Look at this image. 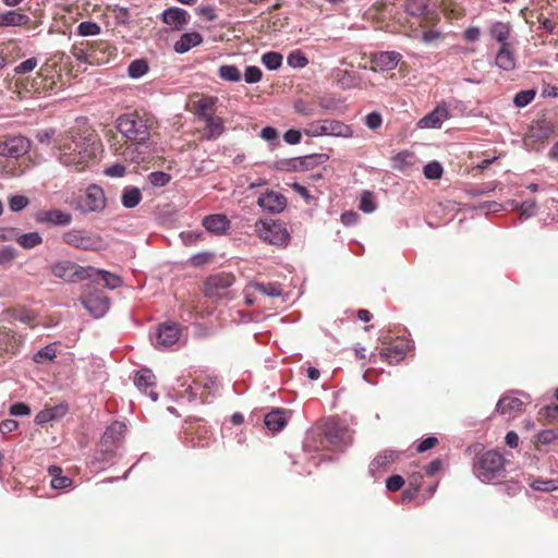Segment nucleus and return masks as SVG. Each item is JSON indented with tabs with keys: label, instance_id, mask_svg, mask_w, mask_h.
Returning a JSON list of instances; mask_svg holds the SVG:
<instances>
[{
	"label": "nucleus",
	"instance_id": "f03ea898",
	"mask_svg": "<svg viewBox=\"0 0 558 558\" xmlns=\"http://www.w3.org/2000/svg\"><path fill=\"white\" fill-rule=\"evenodd\" d=\"M72 56L89 64H104L117 56V48L107 40H82L71 48Z\"/></svg>",
	"mask_w": 558,
	"mask_h": 558
},
{
	"label": "nucleus",
	"instance_id": "6e6552de",
	"mask_svg": "<svg viewBox=\"0 0 558 558\" xmlns=\"http://www.w3.org/2000/svg\"><path fill=\"white\" fill-rule=\"evenodd\" d=\"M258 236L269 244L283 246L290 240L284 222L272 219H260L255 225Z\"/></svg>",
	"mask_w": 558,
	"mask_h": 558
},
{
	"label": "nucleus",
	"instance_id": "9b49d317",
	"mask_svg": "<svg viewBox=\"0 0 558 558\" xmlns=\"http://www.w3.org/2000/svg\"><path fill=\"white\" fill-rule=\"evenodd\" d=\"M63 243L83 251H99L104 240L99 234L86 230L72 229L62 234Z\"/></svg>",
	"mask_w": 558,
	"mask_h": 558
},
{
	"label": "nucleus",
	"instance_id": "412c9836",
	"mask_svg": "<svg viewBox=\"0 0 558 558\" xmlns=\"http://www.w3.org/2000/svg\"><path fill=\"white\" fill-rule=\"evenodd\" d=\"M257 204L269 213H281L287 206V198L278 192H267L258 197Z\"/></svg>",
	"mask_w": 558,
	"mask_h": 558
},
{
	"label": "nucleus",
	"instance_id": "5fc2aeb1",
	"mask_svg": "<svg viewBox=\"0 0 558 558\" xmlns=\"http://www.w3.org/2000/svg\"><path fill=\"white\" fill-rule=\"evenodd\" d=\"M294 110L302 116L311 117L317 114L316 105L314 102H305L298 100L294 104Z\"/></svg>",
	"mask_w": 558,
	"mask_h": 558
},
{
	"label": "nucleus",
	"instance_id": "9d476101",
	"mask_svg": "<svg viewBox=\"0 0 558 558\" xmlns=\"http://www.w3.org/2000/svg\"><path fill=\"white\" fill-rule=\"evenodd\" d=\"M400 8L422 27L434 26L439 22L438 13L429 9L426 0H401Z\"/></svg>",
	"mask_w": 558,
	"mask_h": 558
},
{
	"label": "nucleus",
	"instance_id": "0e129e2a",
	"mask_svg": "<svg viewBox=\"0 0 558 558\" xmlns=\"http://www.w3.org/2000/svg\"><path fill=\"white\" fill-rule=\"evenodd\" d=\"M37 66V59L36 58H29L23 62H21L16 68L15 72L17 74H25L31 71H33Z\"/></svg>",
	"mask_w": 558,
	"mask_h": 558
},
{
	"label": "nucleus",
	"instance_id": "393cba45",
	"mask_svg": "<svg viewBox=\"0 0 558 558\" xmlns=\"http://www.w3.org/2000/svg\"><path fill=\"white\" fill-rule=\"evenodd\" d=\"M524 410V403L517 397L504 396L499 399L496 411L501 415H518Z\"/></svg>",
	"mask_w": 558,
	"mask_h": 558
},
{
	"label": "nucleus",
	"instance_id": "cd10ccee",
	"mask_svg": "<svg viewBox=\"0 0 558 558\" xmlns=\"http://www.w3.org/2000/svg\"><path fill=\"white\" fill-rule=\"evenodd\" d=\"M68 405L63 403L51 408H47L37 413V415L35 416V422L38 425H44L63 417L68 413Z\"/></svg>",
	"mask_w": 558,
	"mask_h": 558
},
{
	"label": "nucleus",
	"instance_id": "e2e57ef3",
	"mask_svg": "<svg viewBox=\"0 0 558 558\" xmlns=\"http://www.w3.org/2000/svg\"><path fill=\"white\" fill-rule=\"evenodd\" d=\"M196 13L204 20L213 22L217 19L216 9L213 5H202L196 9Z\"/></svg>",
	"mask_w": 558,
	"mask_h": 558
},
{
	"label": "nucleus",
	"instance_id": "4c0bfd02",
	"mask_svg": "<svg viewBox=\"0 0 558 558\" xmlns=\"http://www.w3.org/2000/svg\"><path fill=\"white\" fill-rule=\"evenodd\" d=\"M48 473L52 477L51 487L56 489L68 488L72 485V480L68 476L62 475V469L57 465H50Z\"/></svg>",
	"mask_w": 558,
	"mask_h": 558
},
{
	"label": "nucleus",
	"instance_id": "ea45409f",
	"mask_svg": "<svg viewBox=\"0 0 558 558\" xmlns=\"http://www.w3.org/2000/svg\"><path fill=\"white\" fill-rule=\"evenodd\" d=\"M15 242L23 248L31 250L43 243V236L38 232L23 233L15 238Z\"/></svg>",
	"mask_w": 558,
	"mask_h": 558
},
{
	"label": "nucleus",
	"instance_id": "bb28decb",
	"mask_svg": "<svg viewBox=\"0 0 558 558\" xmlns=\"http://www.w3.org/2000/svg\"><path fill=\"white\" fill-rule=\"evenodd\" d=\"M179 337L180 328L177 324H165L158 329L157 342L159 345L170 347L179 340Z\"/></svg>",
	"mask_w": 558,
	"mask_h": 558
},
{
	"label": "nucleus",
	"instance_id": "1a4fd4ad",
	"mask_svg": "<svg viewBox=\"0 0 558 558\" xmlns=\"http://www.w3.org/2000/svg\"><path fill=\"white\" fill-rule=\"evenodd\" d=\"M505 466V458L496 450H488L480 456L474 465L476 476L483 481L488 482L498 476Z\"/></svg>",
	"mask_w": 558,
	"mask_h": 558
},
{
	"label": "nucleus",
	"instance_id": "6e6d98bb",
	"mask_svg": "<svg viewBox=\"0 0 558 558\" xmlns=\"http://www.w3.org/2000/svg\"><path fill=\"white\" fill-rule=\"evenodd\" d=\"M424 175L429 180L439 179L442 175V167L438 161H432L424 167Z\"/></svg>",
	"mask_w": 558,
	"mask_h": 558
},
{
	"label": "nucleus",
	"instance_id": "a18cd8bd",
	"mask_svg": "<svg viewBox=\"0 0 558 558\" xmlns=\"http://www.w3.org/2000/svg\"><path fill=\"white\" fill-rule=\"evenodd\" d=\"M220 78L228 82H239L241 80V72L235 65L225 64L218 70Z\"/></svg>",
	"mask_w": 558,
	"mask_h": 558
},
{
	"label": "nucleus",
	"instance_id": "13d9d810",
	"mask_svg": "<svg viewBox=\"0 0 558 558\" xmlns=\"http://www.w3.org/2000/svg\"><path fill=\"white\" fill-rule=\"evenodd\" d=\"M113 17L117 23L120 25H129L130 24V12L129 9L124 7L114 5L112 9Z\"/></svg>",
	"mask_w": 558,
	"mask_h": 558
},
{
	"label": "nucleus",
	"instance_id": "052dcab7",
	"mask_svg": "<svg viewBox=\"0 0 558 558\" xmlns=\"http://www.w3.org/2000/svg\"><path fill=\"white\" fill-rule=\"evenodd\" d=\"M29 201L26 196L14 195L9 199V207L12 211H21L28 205Z\"/></svg>",
	"mask_w": 558,
	"mask_h": 558
},
{
	"label": "nucleus",
	"instance_id": "0eeeda50",
	"mask_svg": "<svg viewBox=\"0 0 558 558\" xmlns=\"http://www.w3.org/2000/svg\"><path fill=\"white\" fill-rule=\"evenodd\" d=\"M304 134L310 137L336 136L349 138L353 136V130L341 121L324 119L308 123L304 129Z\"/></svg>",
	"mask_w": 558,
	"mask_h": 558
},
{
	"label": "nucleus",
	"instance_id": "4468645a",
	"mask_svg": "<svg viewBox=\"0 0 558 558\" xmlns=\"http://www.w3.org/2000/svg\"><path fill=\"white\" fill-rule=\"evenodd\" d=\"M409 350L410 342L404 338H398L388 343L387 347L381 348L379 356L383 361L393 365L403 361Z\"/></svg>",
	"mask_w": 558,
	"mask_h": 558
},
{
	"label": "nucleus",
	"instance_id": "c9c22d12",
	"mask_svg": "<svg viewBox=\"0 0 558 558\" xmlns=\"http://www.w3.org/2000/svg\"><path fill=\"white\" fill-rule=\"evenodd\" d=\"M399 457V453L393 450H385L380 452L371 464L373 471L387 470Z\"/></svg>",
	"mask_w": 558,
	"mask_h": 558
},
{
	"label": "nucleus",
	"instance_id": "bf43d9fd",
	"mask_svg": "<svg viewBox=\"0 0 558 558\" xmlns=\"http://www.w3.org/2000/svg\"><path fill=\"white\" fill-rule=\"evenodd\" d=\"M263 72L258 66L250 65L245 69L244 80L248 84L257 83L262 80Z\"/></svg>",
	"mask_w": 558,
	"mask_h": 558
},
{
	"label": "nucleus",
	"instance_id": "f3484780",
	"mask_svg": "<svg viewBox=\"0 0 558 558\" xmlns=\"http://www.w3.org/2000/svg\"><path fill=\"white\" fill-rule=\"evenodd\" d=\"M218 98L208 95H195L191 99V111L196 114L198 120L215 114Z\"/></svg>",
	"mask_w": 558,
	"mask_h": 558
},
{
	"label": "nucleus",
	"instance_id": "37998d69",
	"mask_svg": "<svg viewBox=\"0 0 558 558\" xmlns=\"http://www.w3.org/2000/svg\"><path fill=\"white\" fill-rule=\"evenodd\" d=\"M57 356V347L56 343H51L40 349L37 353H35L33 360L35 363L45 364L51 362Z\"/></svg>",
	"mask_w": 558,
	"mask_h": 558
},
{
	"label": "nucleus",
	"instance_id": "473e14b6",
	"mask_svg": "<svg viewBox=\"0 0 558 558\" xmlns=\"http://www.w3.org/2000/svg\"><path fill=\"white\" fill-rule=\"evenodd\" d=\"M496 65L505 71H511L515 68V58L511 46H500L495 59Z\"/></svg>",
	"mask_w": 558,
	"mask_h": 558
},
{
	"label": "nucleus",
	"instance_id": "aec40b11",
	"mask_svg": "<svg viewBox=\"0 0 558 558\" xmlns=\"http://www.w3.org/2000/svg\"><path fill=\"white\" fill-rule=\"evenodd\" d=\"M35 220L38 223L68 226L72 222V215L60 209L40 210L36 214Z\"/></svg>",
	"mask_w": 558,
	"mask_h": 558
},
{
	"label": "nucleus",
	"instance_id": "ddd939ff",
	"mask_svg": "<svg viewBox=\"0 0 558 558\" xmlns=\"http://www.w3.org/2000/svg\"><path fill=\"white\" fill-rule=\"evenodd\" d=\"M234 283V276L227 272H219L210 276L204 283V293L209 298L225 295L228 288Z\"/></svg>",
	"mask_w": 558,
	"mask_h": 558
},
{
	"label": "nucleus",
	"instance_id": "338daca9",
	"mask_svg": "<svg viewBox=\"0 0 558 558\" xmlns=\"http://www.w3.org/2000/svg\"><path fill=\"white\" fill-rule=\"evenodd\" d=\"M403 484H404V480L400 475H392V476L388 477L386 481V487L390 492H397V490L401 489Z\"/></svg>",
	"mask_w": 558,
	"mask_h": 558
},
{
	"label": "nucleus",
	"instance_id": "a19ab883",
	"mask_svg": "<svg viewBox=\"0 0 558 558\" xmlns=\"http://www.w3.org/2000/svg\"><path fill=\"white\" fill-rule=\"evenodd\" d=\"M250 289L253 290V293H259L266 296H280L281 288L278 283H259L256 282L250 286Z\"/></svg>",
	"mask_w": 558,
	"mask_h": 558
},
{
	"label": "nucleus",
	"instance_id": "de8ad7c7",
	"mask_svg": "<svg viewBox=\"0 0 558 558\" xmlns=\"http://www.w3.org/2000/svg\"><path fill=\"white\" fill-rule=\"evenodd\" d=\"M287 63L291 68H305L308 64V60L304 52H302L300 49L292 50L287 58Z\"/></svg>",
	"mask_w": 558,
	"mask_h": 558
},
{
	"label": "nucleus",
	"instance_id": "7c9ffc66",
	"mask_svg": "<svg viewBox=\"0 0 558 558\" xmlns=\"http://www.w3.org/2000/svg\"><path fill=\"white\" fill-rule=\"evenodd\" d=\"M448 119V110L445 106L436 107L430 113L418 122L421 128H439Z\"/></svg>",
	"mask_w": 558,
	"mask_h": 558
},
{
	"label": "nucleus",
	"instance_id": "20e7f679",
	"mask_svg": "<svg viewBox=\"0 0 558 558\" xmlns=\"http://www.w3.org/2000/svg\"><path fill=\"white\" fill-rule=\"evenodd\" d=\"M151 125L148 119L137 112H131L118 119L117 128L126 141L142 144L149 138Z\"/></svg>",
	"mask_w": 558,
	"mask_h": 558
},
{
	"label": "nucleus",
	"instance_id": "f8f14e48",
	"mask_svg": "<svg viewBox=\"0 0 558 558\" xmlns=\"http://www.w3.org/2000/svg\"><path fill=\"white\" fill-rule=\"evenodd\" d=\"M95 268L92 266L83 267L75 263L63 260L51 266V274L69 282L84 281L94 277Z\"/></svg>",
	"mask_w": 558,
	"mask_h": 558
},
{
	"label": "nucleus",
	"instance_id": "a211bd4d",
	"mask_svg": "<svg viewBox=\"0 0 558 558\" xmlns=\"http://www.w3.org/2000/svg\"><path fill=\"white\" fill-rule=\"evenodd\" d=\"M402 56L397 51H379L371 56L373 70L390 71L397 68Z\"/></svg>",
	"mask_w": 558,
	"mask_h": 558
},
{
	"label": "nucleus",
	"instance_id": "5701e85b",
	"mask_svg": "<svg viewBox=\"0 0 558 558\" xmlns=\"http://www.w3.org/2000/svg\"><path fill=\"white\" fill-rule=\"evenodd\" d=\"M289 415L284 409H274L265 415L264 423L272 433H278L288 424Z\"/></svg>",
	"mask_w": 558,
	"mask_h": 558
},
{
	"label": "nucleus",
	"instance_id": "f257e3e1",
	"mask_svg": "<svg viewBox=\"0 0 558 558\" xmlns=\"http://www.w3.org/2000/svg\"><path fill=\"white\" fill-rule=\"evenodd\" d=\"M100 148V140L94 130L72 129L59 141L58 159L63 166L82 171L94 162Z\"/></svg>",
	"mask_w": 558,
	"mask_h": 558
},
{
	"label": "nucleus",
	"instance_id": "09e8293b",
	"mask_svg": "<svg viewBox=\"0 0 558 558\" xmlns=\"http://www.w3.org/2000/svg\"><path fill=\"white\" fill-rule=\"evenodd\" d=\"M101 27L93 21H85L78 24L76 28V33L80 36L87 37V36H96L100 34Z\"/></svg>",
	"mask_w": 558,
	"mask_h": 558
},
{
	"label": "nucleus",
	"instance_id": "4d7b16f0",
	"mask_svg": "<svg viewBox=\"0 0 558 558\" xmlns=\"http://www.w3.org/2000/svg\"><path fill=\"white\" fill-rule=\"evenodd\" d=\"M360 209L366 214H371L376 209L372 192H363L360 201Z\"/></svg>",
	"mask_w": 558,
	"mask_h": 558
},
{
	"label": "nucleus",
	"instance_id": "79ce46f5",
	"mask_svg": "<svg viewBox=\"0 0 558 558\" xmlns=\"http://www.w3.org/2000/svg\"><path fill=\"white\" fill-rule=\"evenodd\" d=\"M94 275L99 276L100 280L102 282V286L108 289H116V288L122 286L121 277H119L118 275L111 274L107 270L95 268Z\"/></svg>",
	"mask_w": 558,
	"mask_h": 558
},
{
	"label": "nucleus",
	"instance_id": "dca6fc26",
	"mask_svg": "<svg viewBox=\"0 0 558 558\" xmlns=\"http://www.w3.org/2000/svg\"><path fill=\"white\" fill-rule=\"evenodd\" d=\"M106 207V197L104 190L98 185H89L85 197L80 203V209L83 213L100 211Z\"/></svg>",
	"mask_w": 558,
	"mask_h": 558
},
{
	"label": "nucleus",
	"instance_id": "603ef678",
	"mask_svg": "<svg viewBox=\"0 0 558 558\" xmlns=\"http://www.w3.org/2000/svg\"><path fill=\"white\" fill-rule=\"evenodd\" d=\"M197 439L192 437L190 439L193 447H206L209 444V432L205 427L198 426L195 430Z\"/></svg>",
	"mask_w": 558,
	"mask_h": 558
},
{
	"label": "nucleus",
	"instance_id": "c756f323",
	"mask_svg": "<svg viewBox=\"0 0 558 558\" xmlns=\"http://www.w3.org/2000/svg\"><path fill=\"white\" fill-rule=\"evenodd\" d=\"M203 43V36L197 32L184 33L173 48L178 53H185Z\"/></svg>",
	"mask_w": 558,
	"mask_h": 558
},
{
	"label": "nucleus",
	"instance_id": "e433bc0d",
	"mask_svg": "<svg viewBox=\"0 0 558 558\" xmlns=\"http://www.w3.org/2000/svg\"><path fill=\"white\" fill-rule=\"evenodd\" d=\"M83 304L87 311H89L95 317L102 316L108 310V299L102 298H87L83 301Z\"/></svg>",
	"mask_w": 558,
	"mask_h": 558
},
{
	"label": "nucleus",
	"instance_id": "423d86ee",
	"mask_svg": "<svg viewBox=\"0 0 558 558\" xmlns=\"http://www.w3.org/2000/svg\"><path fill=\"white\" fill-rule=\"evenodd\" d=\"M320 435V447L317 446L315 449H342L352 442L350 429L333 420L323 425Z\"/></svg>",
	"mask_w": 558,
	"mask_h": 558
},
{
	"label": "nucleus",
	"instance_id": "3c124183",
	"mask_svg": "<svg viewBox=\"0 0 558 558\" xmlns=\"http://www.w3.org/2000/svg\"><path fill=\"white\" fill-rule=\"evenodd\" d=\"M16 257V250L12 246H4L0 250V266L8 268Z\"/></svg>",
	"mask_w": 558,
	"mask_h": 558
},
{
	"label": "nucleus",
	"instance_id": "b1692460",
	"mask_svg": "<svg viewBox=\"0 0 558 558\" xmlns=\"http://www.w3.org/2000/svg\"><path fill=\"white\" fill-rule=\"evenodd\" d=\"M201 121L205 123L202 131V136L206 140H216L225 131L223 120L218 116L211 114L202 119Z\"/></svg>",
	"mask_w": 558,
	"mask_h": 558
},
{
	"label": "nucleus",
	"instance_id": "8fccbe9b",
	"mask_svg": "<svg viewBox=\"0 0 558 558\" xmlns=\"http://www.w3.org/2000/svg\"><path fill=\"white\" fill-rule=\"evenodd\" d=\"M535 95L536 93L533 89L521 90L514 96L513 102L519 108L525 107L533 101Z\"/></svg>",
	"mask_w": 558,
	"mask_h": 558
},
{
	"label": "nucleus",
	"instance_id": "72a5a7b5",
	"mask_svg": "<svg viewBox=\"0 0 558 558\" xmlns=\"http://www.w3.org/2000/svg\"><path fill=\"white\" fill-rule=\"evenodd\" d=\"M203 226L210 232L222 233L229 227V220L225 215H209L203 219Z\"/></svg>",
	"mask_w": 558,
	"mask_h": 558
},
{
	"label": "nucleus",
	"instance_id": "a878e982",
	"mask_svg": "<svg viewBox=\"0 0 558 558\" xmlns=\"http://www.w3.org/2000/svg\"><path fill=\"white\" fill-rule=\"evenodd\" d=\"M20 340L15 333L5 328L0 329V361L7 354H15L19 350Z\"/></svg>",
	"mask_w": 558,
	"mask_h": 558
},
{
	"label": "nucleus",
	"instance_id": "c03bdc74",
	"mask_svg": "<svg viewBox=\"0 0 558 558\" xmlns=\"http://www.w3.org/2000/svg\"><path fill=\"white\" fill-rule=\"evenodd\" d=\"M149 70L148 63L144 59H136L133 60L129 68H128V74L132 78H138L145 75Z\"/></svg>",
	"mask_w": 558,
	"mask_h": 558
},
{
	"label": "nucleus",
	"instance_id": "49530a36",
	"mask_svg": "<svg viewBox=\"0 0 558 558\" xmlns=\"http://www.w3.org/2000/svg\"><path fill=\"white\" fill-rule=\"evenodd\" d=\"M282 54L275 51L266 52L262 56V62L268 70H277L282 64Z\"/></svg>",
	"mask_w": 558,
	"mask_h": 558
},
{
	"label": "nucleus",
	"instance_id": "f704fd0d",
	"mask_svg": "<svg viewBox=\"0 0 558 558\" xmlns=\"http://www.w3.org/2000/svg\"><path fill=\"white\" fill-rule=\"evenodd\" d=\"M511 34V26L509 23L495 22L489 27V35L492 38L501 44V46L510 45L508 38Z\"/></svg>",
	"mask_w": 558,
	"mask_h": 558
},
{
	"label": "nucleus",
	"instance_id": "864d4df0",
	"mask_svg": "<svg viewBox=\"0 0 558 558\" xmlns=\"http://www.w3.org/2000/svg\"><path fill=\"white\" fill-rule=\"evenodd\" d=\"M171 180V175L162 171H154L148 174V181L151 185L161 187L168 184Z\"/></svg>",
	"mask_w": 558,
	"mask_h": 558
},
{
	"label": "nucleus",
	"instance_id": "7ed1b4c3",
	"mask_svg": "<svg viewBox=\"0 0 558 558\" xmlns=\"http://www.w3.org/2000/svg\"><path fill=\"white\" fill-rule=\"evenodd\" d=\"M63 86L62 66L56 58H51L40 66L37 76L32 81L31 89L37 94L47 92L56 93L62 89Z\"/></svg>",
	"mask_w": 558,
	"mask_h": 558
},
{
	"label": "nucleus",
	"instance_id": "2eb2a0df",
	"mask_svg": "<svg viewBox=\"0 0 558 558\" xmlns=\"http://www.w3.org/2000/svg\"><path fill=\"white\" fill-rule=\"evenodd\" d=\"M125 432L126 425L122 422L116 421L111 425H109L100 440L102 450L108 454H112L114 452L116 447L124 438Z\"/></svg>",
	"mask_w": 558,
	"mask_h": 558
},
{
	"label": "nucleus",
	"instance_id": "774afa93",
	"mask_svg": "<svg viewBox=\"0 0 558 558\" xmlns=\"http://www.w3.org/2000/svg\"><path fill=\"white\" fill-rule=\"evenodd\" d=\"M125 167L121 163H114L104 170V173L112 178H121L125 174Z\"/></svg>",
	"mask_w": 558,
	"mask_h": 558
},
{
	"label": "nucleus",
	"instance_id": "6ab92c4d",
	"mask_svg": "<svg viewBox=\"0 0 558 558\" xmlns=\"http://www.w3.org/2000/svg\"><path fill=\"white\" fill-rule=\"evenodd\" d=\"M135 386L144 391L153 401H157L159 395L155 391L156 376L150 369H141L134 377Z\"/></svg>",
	"mask_w": 558,
	"mask_h": 558
},
{
	"label": "nucleus",
	"instance_id": "2f4dec72",
	"mask_svg": "<svg viewBox=\"0 0 558 558\" xmlns=\"http://www.w3.org/2000/svg\"><path fill=\"white\" fill-rule=\"evenodd\" d=\"M31 24V19L24 13L17 11H7L0 14V27L5 26H27Z\"/></svg>",
	"mask_w": 558,
	"mask_h": 558
},
{
	"label": "nucleus",
	"instance_id": "4be33fe9",
	"mask_svg": "<svg viewBox=\"0 0 558 558\" xmlns=\"http://www.w3.org/2000/svg\"><path fill=\"white\" fill-rule=\"evenodd\" d=\"M418 162L417 156L409 150L398 153L392 157V168L404 173H410Z\"/></svg>",
	"mask_w": 558,
	"mask_h": 558
},
{
	"label": "nucleus",
	"instance_id": "58836bf2",
	"mask_svg": "<svg viewBox=\"0 0 558 558\" xmlns=\"http://www.w3.org/2000/svg\"><path fill=\"white\" fill-rule=\"evenodd\" d=\"M142 201V193L138 187L126 186L122 191L121 203L125 208H134Z\"/></svg>",
	"mask_w": 558,
	"mask_h": 558
},
{
	"label": "nucleus",
	"instance_id": "c85d7f7f",
	"mask_svg": "<svg viewBox=\"0 0 558 558\" xmlns=\"http://www.w3.org/2000/svg\"><path fill=\"white\" fill-rule=\"evenodd\" d=\"M189 14L185 10L180 8H170L162 13L163 23L181 29L189 22Z\"/></svg>",
	"mask_w": 558,
	"mask_h": 558
},
{
	"label": "nucleus",
	"instance_id": "69168bd1",
	"mask_svg": "<svg viewBox=\"0 0 558 558\" xmlns=\"http://www.w3.org/2000/svg\"><path fill=\"white\" fill-rule=\"evenodd\" d=\"M383 123L381 116L378 112H371L365 117V124L371 130H377Z\"/></svg>",
	"mask_w": 558,
	"mask_h": 558
},
{
	"label": "nucleus",
	"instance_id": "680f3d73",
	"mask_svg": "<svg viewBox=\"0 0 558 558\" xmlns=\"http://www.w3.org/2000/svg\"><path fill=\"white\" fill-rule=\"evenodd\" d=\"M329 160V155L327 154H315L311 156L304 157L303 161L301 163L305 166H313V165H322Z\"/></svg>",
	"mask_w": 558,
	"mask_h": 558
},
{
	"label": "nucleus",
	"instance_id": "39448f33",
	"mask_svg": "<svg viewBox=\"0 0 558 558\" xmlns=\"http://www.w3.org/2000/svg\"><path fill=\"white\" fill-rule=\"evenodd\" d=\"M31 147L29 141L22 135H10L0 138V155L9 157L13 160H8L3 166L5 173L17 177L23 173V169L16 167V160L24 156Z\"/></svg>",
	"mask_w": 558,
	"mask_h": 558
}]
</instances>
